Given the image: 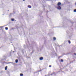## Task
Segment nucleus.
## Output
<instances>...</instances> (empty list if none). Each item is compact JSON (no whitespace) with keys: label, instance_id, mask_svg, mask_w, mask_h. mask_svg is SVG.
Returning <instances> with one entry per match:
<instances>
[{"label":"nucleus","instance_id":"nucleus-1","mask_svg":"<svg viewBox=\"0 0 76 76\" xmlns=\"http://www.w3.org/2000/svg\"><path fill=\"white\" fill-rule=\"evenodd\" d=\"M61 3L59 2L58 3L57 5L58 6V7H57V9L58 10H60V9H61V7L60 6V5H61Z\"/></svg>","mask_w":76,"mask_h":76},{"label":"nucleus","instance_id":"nucleus-2","mask_svg":"<svg viewBox=\"0 0 76 76\" xmlns=\"http://www.w3.org/2000/svg\"><path fill=\"white\" fill-rule=\"evenodd\" d=\"M39 59H40V60H43V57H41Z\"/></svg>","mask_w":76,"mask_h":76},{"label":"nucleus","instance_id":"nucleus-3","mask_svg":"<svg viewBox=\"0 0 76 76\" xmlns=\"http://www.w3.org/2000/svg\"><path fill=\"white\" fill-rule=\"evenodd\" d=\"M7 66H6L5 68V70H7Z\"/></svg>","mask_w":76,"mask_h":76},{"label":"nucleus","instance_id":"nucleus-4","mask_svg":"<svg viewBox=\"0 0 76 76\" xmlns=\"http://www.w3.org/2000/svg\"><path fill=\"white\" fill-rule=\"evenodd\" d=\"M28 8H31V6L30 5L28 6Z\"/></svg>","mask_w":76,"mask_h":76},{"label":"nucleus","instance_id":"nucleus-5","mask_svg":"<svg viewBox=\"0 0 76 76\" xmlns=\"http://www.w3.org/2000/svg\"><path fill=\"white\" fill-rule=\"evenodd\" d=\"M18 62V59H16L15 60V63H17Z\"/></svg>","mask_w":76,"mask_h":76},{"label":"nucleus","instance_id":"nucleus-6","mask_svg":"<svg viewBox=\"0 0 76 76\" xmlns=\"http://www.w3.org/2000/svg\"><path fill=\"white\" fill-rule=\"evenodd\" d=\"M53 40H54V41H55V40H56V37L53 38Z\"/></svg>","mask_w":76,"mask_h":76},{"label":"nucleus","instance_id":"nucleus-7","mask_svg":"<svg viewBox=\"0 0 76 76\" xmlns=\"http://www.w3.org/2000/svg\"><path fill=\"white\" fill-rule=\"evenodd\" d=\"M6 30H8V27H5Z\"/></svg>","mask_w":76,"mask_h":76},{"label":"nucleus","instance_id":"nucleus-8","mask_svg":"<svg viewBox=\"0 0 76 76\" xmlns=\"http://www.w3.org/2000/svg\"><path fill=\"white\" fill-rule=\"evenodd\" d=\"M20 76H23V74H20Z\"/></svg>","mask_w":76,"mask_h":76},{"label":"nucleus","instance_id":"nucleus-9","mask_svg":"<svg viewBox=\"0 0 76 76\" xmlns=\"http://www.w3.org/2000/svg\"><path fill=\"white\" fill-rule=\"evenodd\" d=\"M74 12H76V9L74 10Z\"/></svg>","mask_w":76,"mask_h":76},{"label":"nucleus","instance_id":"nucleus-10","mask_svg":"<svg viewBox=\"0 0 76 76\" xmlns=\"http://www.w3.org/2000/svg\"><path fill=\"white\" fill-rule=\"evenodd\" d=\"M11 20H12V21H14V20H14V19H11Z\"/></svg>","mask_w":76,"mask_h":76},{"label":"nucleus","instance_id":"nucleus-11","mask_svg":"<svg viewBox=\"0 0 76 76\" xmlns=\"http://www.w3.org/2000/svg\"><path fill=\"white\" fill-rule=\"evenodd\" d=\"M68 42H69V44H70V43H71L70 41H69Z\"/></svg>","mask_w":76,"mask_h":76},{"label":"nucleus","instance_id":"nucleus-12","mask_svg":"<svg viewBox=\"0 0 76 76\" xmlns=\"http://www.w3.org/2000/svg\"><path fill=\"white\" fill-rule=\"evenodd\" d=\"M61 62H63V59H61Z\"/></svg>","mask_w":76,"mask_h":76},{"label":"nucleus","instance_id":"nucleus-13","mask_svg":"<svg viewBox=\"0 0 76 76\" xmlns=\"http://www.w3.org/2000/svg\"><path fill=\"white\" fill-rule=\"evenodd\" d=\"M49 67H51V65H50L49 66Z\"/></svg>","mask_w":76,"mask_h":76},{"label":"nucleus","instance_id":"nucleus-14","mask_svg":"<svg viewBox=\"0 0 76 76\" xmlns=\"http://www.w3.org/2000/svg\"><path fill=\"white\" fill-rule=\"evenodd\" d=\"M74 55H75V56H76V53H74Z\"/></svg>","mask_w":76,"mask_h":76},{"label":"nucleus","instance_id":"nucleus-15","mask_svg":"<svg viewBox=\"0 0 76 76\" xmlns=\"http://www.w3.org/2000/svg\"><path fill=\"white\" fill-rule=\"evenodd\" d=\"M23 0V1H25V0Z\"/></svg>","mask_w":76,"mask_h":76},{"label":"nucleus","instance_id":"nucleus-16","mask_svg":"<svg viewBox=\"0 0 76 76\" xmlns=\"http://www.w3.org/2000/svg\"><path fill=\"white\" fill-rule=\"evenodd\" d=\"M13 53H15V51H13Z\"/></svg>","mask_w":76,"mask_h":76},{"label":"nucleus","instance_id":"nucleus-17","mask_svg":"<svg viewBox=\"0 0 76 76\" xmlns=\"http://www.w3.org/2000/svg\"><path fill=\"white\" fill-rule=\"evenodd\" d=\"M75 4L76 5V2H75Z\"/></svg>","mask_w":76,"mask_h":76},{"label":"nucleus","instance_id":"nucleus-18","mask_svg":"<svg viewBox=\"0 0 76 76\" xmlns=\"http://www.w3.org/2000/svg\"><path fill=\"white\" fill-rule=\"evenodd\" d=\"M10 63H12V64L13 63L12 62H10Z\"/></svg>","mask_w":76,"mask_h":76},{"label":"nucleus","instance_id":"nucleus-19","mask_svg":"<svg viewBox=\"0 0 76 76\" xmlns=\"http://www.w3.org/2000/svg\"><path fill=\"white\" fill-rule=\"evenodd\" d=\"M51 75H53V74H51Z\"/></svg>","mask_w":76,"mask_h":76},{"label":"nucleus","instance_id":"nucleus-20","mask_svg":"<svg viewBox=\"0 0 76 76\" xmlns=\"http://www.w3.org/2000/svg\"><path fill=\"white\" fill-rule=\"evenodd\" d=\"M0 28H2V27H0Z\"/></svg>","mask_w":76,"mask_h":76},{"label":"nucleus","instance_id":"nucleus-21","mask_svg":"<svg viewBox=\"0 0 76 76\" xmlns=\"http://www.w3.org/2000/svg\"><path fill=\"white\" fill-rule=\"evenodd\" d=\"M15 21H16V20H15Z\"/></svg>","mask_w":76,"mask_h":76},{"label":"nucleus","instance_id":"nucleus-22","mask_svg":"<svg viewBox=\"0 0 76 76\" xmlns=\"http://www.w3.org/2000/svg\"><path fill=\"white\" fill-rule=\"evenodd\" d=\"M44 1V0H43Z\"/></svg>","mask_w":76,"mask_h":76}]
</instances>
